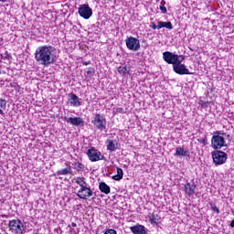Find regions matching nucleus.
Here are the masks:
<instances>
[{
    "label": "nucleus",
    "mask_w": 234,
    "mask_h": 234,
    "mask_svg": "<svg viewBox=\"0 0 234 234\" xmlns=\"http://www.w3.org/2000/svg\"><path fill=\"white\" fill-rule=\"evenodd\" d=\"M151 224H156L158 225V218H156V216L154 214H152L149 216Z\"/></svg>",
    "instance_id": "bb28decb"
},
{
    "label": "nucleus",
    "mask_w": 234,
    "mask_h": 234,
    "mask_svg": "<svg viewBox=\"0 0 234 234\" xmlns=\"http://www.w3.org/2000/svg\"><path fill=\"white\" fill-rule=\"evenodd\" d=\"M64 121L67 122V123L75 125V127H82L85 123L81 117H64Z\"/></svg>",
    "instance_id": "f8f14e48"
},
{
    "label": "nucleus",
    "mask_w": 234,
    "mask_h": 234,
    "mask_svg": "<svg viewBox=\"0 0 234 234\" xmlns=\"http://www.w3.org/2000/svg\"><path fill=\"white\" fill-rule=\"evenodd\" d=\"M95 72L96 71H95L94 68H88L86 74H88V76H94Z\"/></svg>",
    "instance_id": "c85d7f7f"
},
{
    "label": "nucleus",
    "mask_w": 234,
    "mask_h": 234,
    "mask_svg": "<svg viewBox=\"0 0 234 234\" xmlns=\"http://www.w3.org/2000/svg\"><path fill=\"white\" fill-rule=\"evenodd\" d=\"M122 178H123V170L122 168H117V175L112 176V180L120 182Z\"/></svg>",
    "instance_id": "aec40b11"
},
{
    "label": "nucleus",
    "mask_w": 234,
    "mask_h": 234,
    "mask_svg": "<svg viewBox=\"0 0 234 234\" xmlns=\"http://www.w3.org/2000/svg\"><path fill=\"white\" fill-rule=\"evenodd\" d=\"M174 156H189V150L184 149V147H176Z\"/></svg>",
    "instance_id": "dca6fc26"
},
{
    "label": "nucleus",
    "mask_w": 234,
    "mask_h": 234,
    "mask_svg": "<svg viewBox=\"0 0 234 234\" xmlns=\"http://www.w3.org/2000/svg\"><path fill=\"white\" fill-rule=\"evenodd\" d=\"M91 123L97 131H105V129H107V119L100 113L93 115Z\"/></svg>",
    "instance_id": "39448f33"
},
{
    "label": "nucleus",
    "mask_w": 234,
    "mask_h": 234,
    "mask_svg": "<svg viewBox=\"0 0 234 234\" xmlns=\"http://www.w3.org/2000/svg\"><path fill=\"white\" fill-rule=\"evenodd\" d=\"M72 173V169L70 167L68 168H64L62 170H59L57 172L58 176H67V175H70Z\"/></svg>",
    "instance_id": "412c9836"
},
{
    "label": "nucleus",
    "mask_w": 234,
    "mask_h": 234,
    "mask_svg": "<svg viewBox=\"0 0 234 234\" xmlns=\"http://www.w3.org/2000/svg\"><path fill=\"white\" fill-rule=\"evenodd\" d=\"M115 112L122 113V112H123V109H122V108H117V109L115 110Z\"/></svg>",
    "instance_id": "473e14b6"
},
{
    "label": "nucleus",
    "mask_w": 234,
    "mask_h": 234,
    "mask_svg": "<svg viewBox=\"0 0 234 234\" xmlns=\"http://www.w3.org/2000/svg\"><path fill=\"white\" fill-rule=\"evenodd\" d=\"M181 58L186 59V57L183 55L173 53L171 51H165L163 53L164 61H165V63H167L168 65H173V67H175V65H176Z\"/></svg>",
    "instance_id": "20e7f679"
},
{
    "label": "nucleus",
    "mask_w": 234,
    "mask_h": 234,
    "mask_svg": "<svg viewBox=\"0 0 234 234\" xmlns=\"http://www.w3.org/2000/svg\"><path fill=\"white\" fill-rule=\"evenodd\" d=\"M130 231H132L133 234H147V228L144 225L136 224L130 227Z\"/></svg>",
    "instance_id": "4468645a"
},
{
    "label": "nucleus",
    "mask_w": 234,
    "mask_h": 234,
    "mask_svg": "<svg viewBox=\"0 0 234 234\" xmlns=\"http://www.w3.org/2000/svg\"><path fill=\"white\" fill-rule=\"evenodd\" d=\"M4 59H11V56L10 53H8V51H5L3 55Z\"/></svg>",
    "instance_id": "7c9ffc66"
},
{
    "label": "nucleus",
    "mask_w": 234,
    "mask_h": 234,
    "mask_svg": "<svg viewBox=\"0 0 234 234\" xmlns=\"http://www.w3.org/2000/svg\"><path fill=\"white\" fill-rule=\"evenodd\" d=\"M87 154L90 162H100V160H105V156L101 154V152L94 147L90 148L87 151Z\"/></svg>",
    "instance_id": "6e6552de"
},
{
    "label": "nucleus",
    "mask_w": 234,
    "mask_h": 234,
    "mask_svg": "<svg viewBox=\"0 0 234 234\" xmlns=\"http://www.w3.org/2000/svg\"><path fill=\"white\" fill-rule=\"evenodd\" d=\"M8 228L9 231L13 234L25 233V224L19 218L9 220Z\"/></svg>",
    "instance_id": "423d86ee"
},
{
    "label": "nucleus",
    "mask_w": 234,
    "mask_h": 234,
    "mask_svg": "<svg viewBox=\"0 0 234 234\" xmlns=\"http://www.w3.org/2000/svg\"><path fill=\"white\" fill-rule=\"evenodd\" d=\"M78 226L76 223L72 222L71 225H69V228H76Z\"/></svg>",
    "instance_id": "72a5a7b5"
},
{
    "label": "nucleus",
    "mask_w": 234,
    "mask_h": 234,
    "mask_svg": "<svg viewBox=\"0 0 234 234\" xmlns=\"http://www.w3.org/2000/svg\"><path fill=\"white\" fill-rule=\"evenodd\" d=\"M99 189L104 195H109L111 193V186H109L105 182H101L99 185Z\"/></svg>",
    "instance_id": "f3484780"
},
{
    "label": "nucleus",
    "mask_w": 234,
    "mask_h": 234,
    "mask_svg": "<svg viewBox=\"0 0 234 234\" xmlns=\"http://www.w3.org/2000/svg\"><path fill=\"white\" fill-rule=\"evenodd\" d=\"M83 65H90V62H83Z\"/></svg>",
    "instance_id": "c9c22d12"
},
{
    "label": "nucleus",
    "mask_w": 234,
    "mask_h": 234,
    "mask_svg": "<svg viewBox=\"0 0 234 234\" xmlns=\"http://www.w3.org/2000/svg\"><path fill=\"white\" fill-rule=\"evenodd\" d=\"M104 234H117L116 233V230L112 229H107Z\"/></svg>",
    "instance_id": "2f4dec72"
},
{
    "label": "nucleus",
    "mask_w": 234,
    "mask_h": 234,
    "mask_svg": "<svg viewBox=\"0 0 234 234\" xmlns=\"http://www.w3.org/2000/svg\"><path fill=\"white\" fill-rule=\"evenodd\" d=\"M197 142H199V144H203L204 145H207V137L199 138L197 139Z\"/></svg>",
    "instance_id": "c756f323"
},
{
    "label": "nucleus",
    "mask_w": 234,
    "mask_h": 234,
    "mask_svg": "<svg viewBox=\"0 0 234 234\" xmlns=\"http://www.w3.org/2000/svg\"><path fill=\"white\" fill-rule=\"evenodd\" d=\"M128 50L136 52L140 50V40L134 37H130L125 40Z\"/></svg>",
    "instance_id": "1a4fd4ad"
},
{
    "label": "nucleus",
    "mask_w": 234,
    "mask_h": 234,
    "mask_svg": "<svg viewBox=\"0 0 234 234\" xmlns=\"http://www.w3.org/2000/svg\"><path fill=\"white\" fill-rule=\"evenodd\" d=\"M69 103L70 107H80L81 103H83V100L78 97V95L74 93H69Z\"/></svg>",
    "instance_id": "ddd939ff"
},
{
    "label": "nucleus",
    "mask_w": 234,
    "mask_h": 234,
    "mask_svg": "<svg viewBox=\"0 0 234 234\" xmlns=\"http://www.w3.org/2000/svg\"><path fill=\"white\" fill-rule=\"evenodd\" d=\"M231 136L226 133L217 131L216 134L211 138V146L213 149H222V147H228L229 142H231Z\"/></svg>",
    "instance_id": "7ed1b4c3"
},
{
    "label": "nucleus",
    "mask_w": 234,
    "mask_h": 234,
    "mask_svg": "<svg viewBox=\"0 0 234 234\" xmlns=\"http://www.w3.org/2000/svg\"><path fill=\"white\" fill-rule=\"evenodd\" d=\"M54 50L56 48L52 46H40L35 51V59L39 65H44V67H48L54 63L55 56Z\"/></svg>",
    "instance_id": "f257e3e1"
},
{
    "label": "nucleus",
    "mask_w": 234,
    "mask_h": 234,
    "mask_svg": "<svg viewBox=\"0 0 234 234\" xmlns=\"http://www.w3.org/2000/svg\"><path fill=\"white\" fill-rule=\"evenodd\" d=\"M162 14H165L167 12V7H165V1L162 0L159 6Z\"/></svg>",
    "instance_id": "393cba45"
},
{
    "label": "nucleus",
    "mask_w": 234,
    "mask_h": 234,
    "mask_svg": "<svg viewBox=\"0 0 234 234\" xmlns=\"http://www.w3.org/2000/svg\"><path fill=\"white\" fill-rule=\"evenodd\" d=\"M212 158L215 165H222V164H226L228 160V154L223 151L212 152Z\"/></svg>",
    "instance_id": "0eeeda50"
},
{
    "label": "nucleus",
    "mask_w": 234,
    "mask_h": 234,
    "mask_svg": "<svg viewBox=\"0 0 234 234\" xmlns=\"http://www.w3.org/2000/svg\"><path fill=\"white\" fill-rule=\"evenodd\" d=\"M209 206L214 213H217V215H218V213H220V209H218V207H217V205H215V203L210 202Z\"/></svg>",
    "instance_id": "a878e982"
},
{
    "label": "nucleus",
    "mask_w": 234,
    "mask_h": 234,
    "mask_svg": "<svg viewBox=\"0 0 234 234\" xmlns=\"http://www.w3.org/2000/svg\"><path fill=\"white\" fill-rule=\"evenodd\" d=\"M119 74H129V68L127 66H121L118 68Z\"/></svg>",
    "instance_id": "b1692460"
},
{
    "label": "nucleus",
    "mask_w": 234,
    "mask_h": 234,
    "mask_svg": "<svg viewBox=\"0 0 234 234\" xmlns=\"http://www.w3.org/2000/svg\"><path fill=\"white\" fill-rule=\"evenodd\" d=\"M230 227H231V228H234V219L231 221Z\"/></svg>",
    "instance_id": "f704fd0d"
},
{
    "label": "nucleus",
    "mask_w": 234,
    "mask_h": 234,
    "mask_svg": "<svg viewBox=\"0 0 234 234\" xmlns=\"http://www.w3.org/2000/svg\"><path fill=\"white\" fill-rule=\"evenodd\" d=\"M183 61H184V59L181 58V59H179V61L176 64H175L173 66L174 72H176V74H179L180 76L191 74V72H189V69H187V67H186L184 64H182Z\"/></svg>",
    "instance_id": "9d476101"
},
{
    "label": "nucleus",
    "mask_w": 234,
    "mask_h": 234,
    "mask_svg": "<svg viewBox=\"0 0 234 234\" xmlns=\"http://www.w3.org/2000/svg\"><path fill=\"white\" fill-rule=\"evenodd\" d=\"M73 182H75V184H77L80 187L77 193L79 198H81V200H89V198L93 197L94 192L90 188V186L87 184V180L85 179V177H74Z\"/></svg>",
    "instance_id": "f03ea898"
},
{
    "label": "nucleus",
    "mask_w": 234,
    "mask_h": 234,
    "mask_svg": "<svg viewBox=\"0 0 234 234\" xmlns=\"http://www.w3.org/2000/svg\"><path fill=\"white\" fill-rule=\"evenodd\" d=\"M195 191H197V185L195 184V182L186 183L185 185V193L188 197H193V195H195Z\"/></svg>",
    "instance_id": "2eb2a0df"
},
{
    "label": "nucleus",
    "mask_w": 234,
    "mask_h": 234,
    "mask_svg": "<svg viewBox=\"0 0 234 234\" xmlns=\"http://www.w3.org/2000/svg\"><path fill=\"white\" fill-rule=\"evenodd\" d=\"M106 144H107V150L108 151H112V152L116 151V141L107 140Z\"/></svg>",
    "instance_id": "a211bd4d"
},
{
    "label": "nucleus",
    "mask_w": 234,
    "mask_h": 234,
    "mask_svg": "<svg viewBox=\"0 0 234 234\" xmlns=\"http://www.w3.org/2000/svg\"><path fill=\"white\" fill-rule=\"evenodd\" d=\"M74 169H76V171H83V169H85V165L80 162H76L74 165Z\"/></svg>",
    "instance_id": "5701e85b"
},
{
    "label": "nucleus",
    "mask_w": 234,
    "mask_h": 234,
    "mask_svg": "<svg viewBox=\"0 0 234 234\" xmlns=\"http://www.w3.org/2000/svg\"><path fill=\"white\" fill-rule=\"evenodd\" d=\"M159 28H167V30H173V24L171 22L159 21Z\"/></svg>",
    "instance_id": "6ab92c4d"
},
{
    "label": "nucleus",
    "mask_w": 234,
    "mask_h": 234,
    "mask_svg": "<svg viewBox=\"0 0 234 234\" xmlns=\"http://www.w3.org/2000/svg\"><path fill=\"white\" fill-rule=\"evenodd\" d=\"M150 28H153V30H160L159 21H157V25H155L154 22H151Z\"/></svg>",
    "instance_id": "cd10ccee"
},
{
    "label": "nucleus",
    "mask_w": 234,
    "mask_h": 234,
    "mask_svg": "<svg viewBox=\"0 0 234 234\" xmlns=\"http://www.w3.org/2000/svg\"><path fill=\"white\" fill-rule=\"evenodd\" d=\"M6 109V100L0 99V114H5L3 110Z\"/></svg>",
    "instance_id": "4be33fe9"
},
{
    "label": "nucleus",
    "mask_w": 234,
    "mask_h": 234,
    "mask_svg": "<svg viewBox=\"0 0 234 234\" xmlns=\"http://www.w3.org/2000/svg\"><path fill=\"white\" fill-rule=\"evenodd\" d=\"M79 15L83 19H90L92 17V8L88 5V4L80 5L79 7Z\"/></svg>",
    "instance_id": "9b49d317"
}]
</instances>
